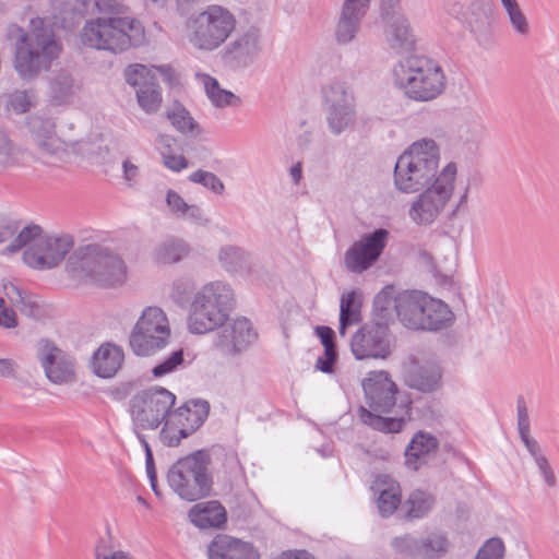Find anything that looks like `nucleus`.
I'll use <instances>...</instances> for the list:
<instances>
[{
  "mask_svg": "<svg viewBox=\"0 0 559 559\" xmlns=\"http://www.w3.org/2000/svg\"><path fill=\"white\" fill-rule=\"evenodd\" d=\"M381 20L384 39L391 50L402 53L415 48L416 36L408 19L401 11L381 14Z\"/></svg>",
  "mask_w": 559,
  "mask_h": 559,
  "instance_id": "nucleus-19",
  "label": "nucleus"
},
{
  "mask_svg": "<svg viewBox=\"0 0 559 559\" xmlns=\"http://www.w3.org/2000/svg\"><path fill=\"white\" fill-rule=\"evenodd\" d=\"M402 293L394 296L393 287H385L376 295L373 300V313L377 318L376 323L386 324L392 320L394 313L401 321Z\"/></svg>",
  "mask_w": 559,
  "mask_h": 559,
  "instance_id": "nucleus-33",
  "label": "nucleus"
},
{
  "mask_svg": "<svg viewBox=\"0 0 559 559\" xmlns=\"http://www.w3.org/2000/svg\"><path fill=\"white\" fill-rule=\"evenodd\" d=\"M235 28V15L218 4L207 5L190 15L186 22L188 43L201 51H213L221 47Z\"/></svg>",
  "mask_w": 559,
  "mask_h": 559,
  "instance_id": "nucleus-8",
  "label": "nucleus"
},
{
  "mask_svg": "<svg viewBox=\"0 0 559 559\" xmlns=\"http://www.w3.org/2000/svg\"><path fill=\"white\" fill-rule=\"evenodd\" d=\"M261 51L260 32L250 26L227 44L224 59L237 68H246L253 63Z\"/></svg>",
  "mask_w": 559,
  "mask_h": 559,
  "instance_id": "nucleus-20",
  "label": "nucleus"
},
{
  "mask_svg": "<svg viewBox=\"0 0 559 559\" xmlns=\"http://www.w3.org/2000/svg\"><path fill=\"white\" fill-rule=\"evenodd\" d=\"M81 88V82L67 69L52 72L48 80V95L53 105L72 103Z\"/></svg>",
  "mask_w": 559,
  "mask_h": 559,
  "instance_id": "nucleus-28",
  "label": "nucleus"
},
{
  "mask_svg": "<svg viewBox=\"0 0 559 559\" xmlns=\"http://www.w3.org/2000/svg\"><path fill=\"white\" fill-rule=\"evenodd\" d=\"M201 81L211 103L217 108L236 107L241 104L239 96L221 87L218 81L209 74H202Z\"/></svg>",
  "mask_w": 559,
  "mask_h": 559,
  "instance_id": "nucleus-35",
  "label": "nucleus"
},
{
  "mask_svg": "<svg viewBox=\"0 0 559 559\" xmlns=\"http://www.w3.org/2000/svg\"><path fill=\"white\" fill-rule=\"evenodd\" d=\"M189 518L200 528L219 527L226 522V511L218 501H207L193 506Z\"/></svg>",
  "mask_w": 559,
  "mask_h": 559,
  "instance_id": "nucleus-31",
  "label": "nucleus"
},
{
  "mask_svg": "<svg viewBox=\"0 0 559 559\" xmlns=\"http://www.w3.org/2000/svg\"><path fill=\"white\" fill-rule=\"evenodd\" d=\"M504 544L498 537L489 538L477 551L475 559H503Z\"/></svg>",
  "mask_w": 559,
  "mask_h": 559,
  "instance_id": "nucleus-51",
  "label": "nucleus"
},
{
  "mask_svg": "<svg viewBox=\"0 0 559 559\" xmlns=\"http://www.w3.org/2000/svg\"><path fill=\"white\" fill-rule=\"evenodd\" d=\"M442 373L439 365L431 360H413L405 372V383L423 393L436 391L441 382Z\"/></svg>",
  "mask_w": 559,
  "mask_h": 559,
  "instance_id": "nucleus-24",
  "label": "nucleus"
},
{
  "mask_svg": "<svg viewBox=\"0 0 559 559\" xmlns=\"http://www.w3.org/2000/svg\"><path fill=\"white\" fill-rule=\"evenodd\" d=\"M370 488L377 496V507L381 516L392 515L401 504L400 484L391 476L381 474L376 477Z\"/></svg>",
  "mask_w": 559,
  "mask_h": 559,
  "instance_id": "nucleus-29",
  "label": "nucleus"
},
{
  "mask_svg": "<svg viewBox=\"0 0 559 559\" xmlns=\"http://www.w3.org/2000/svg\"><path fill=\"white\" fill-rule=\"evenodd\" d=\"M215 346L226 355L238 354L255 340L257 334L246 318H238L228 324L221 325Z\"/></svg>",
  "mask_w": 559,
  "mask_h": 559,
  "instance_id": "nucleus-22",
  "label": "nucleus"
},
{
  "mask_svg": "<svg viewBox=\"0 0 559 559\" xmlns=\"http://www.w3.org/2000/svg\"><path fill=\"white\" fill-rule=\"evenodd\" d=\"M123 361L122 350L112 344L102 345L93 355V372L100 378H111L120 369Z\"/></svg>",
  "mask_w": 559,
  "mask_h": 559,
  "instance_id": "nucleus-30",
  "label": "nucleus"
},
{
  "mask_svg": "<svg viewBox=\"0 0 559 559\" xmlns=\"http://www.w3.org/2000/svg\"><path fill=\"white\" fill-rule=\"evenodd\" d=\"M194 287L195 285L192 278L179 277L173 283L171 297L178 301L187 300L192 294Z\"/></svg>",
  "mask_w": 559,
  "mask_h": 559,
  "instance_id": "nucleus-53",
  "label": "nucleus"
},
{
  "mask_svg": "<svg viewBox=\"0 0 559 559\" xmlns=\"http://www.w3.org/2000/svg\"><path fill=\"white\" fill-rule=\"evenodd\" d=\"M36 357L50 382L66 384L75 380L73 359L52 342L40 340L37 343Z\"/></svg>",
  "mask_w": 559,
  "mask_h": 559,
  "instance_id": "nucleus-18",
  "label": "nucleus"
},
{
  "mask_svg": "<svg viewBox=\"0 0 559 559\" xmlns=\"http://www.w3.org/2000/svg\"><path fill=\"white\" fill-rule=\"evenodd\" d=\"M67 266L75 277L88 278L102 286L120 285L126 280L123 261L107 247L91 243L76 248Z\"/></svg>",
  "mask_w": 559,
  "mask_h": 559,
  "instance_id": "nucleus-5",
  "label": "nucleus"
},
{
  "mask_svg": "<svg viewBox=\"0 0 559 559\" xmlns=\"http://www.w3.org/2000/svg\"><path fill=\"white\" fill-rule=\"evenodd\" d=\"M27 129L37 146V155L44 162L62 151V142L56 134V124L51 118L38 115L28 117Z\"/></svg>",
  "mask_w": 559,
  "mask_h": 559,
  "instance_id": "nucleus-21",
  "label": "nucleus"
},
{
  "mask_svg": "<svg viewBox=\"0 0 559 559\" xmlns=\"http://www.w3.org/2000/svg\"><path fill=\"white\" fill-rule=\"evenodd\" d=\"M439 146L432 139L414 142L395 163V188L404 193H415L431 186L439 175Z\"/></svg>",
  "mask_w": 559,
  "mask_h": 559,
  "instance_id": "nucleus-3",
  "label": "nucleus"
},
{
  "mask_svg": "<svg viewBox=\"0 0 559 559\" xmlns=\"http://www.w3.org/2000/svg\"><path fill=\"white\" fill-rule=\"evenodd\" d=\"M167 118L174 128L182 134L197 138L201 133L199 124L191 117L190 112L177 102L167 109Z\"/></svg>",
  "mask_w": 559,
  "mask_h": 559,
  "instance_id": "nucleus-38",
  "label": "nucleus"
},
{
  "mask_svg": "<svg viewBox=\"0 0 559 559\" xmlns=\"http://www.w3.org/2000/svg\"><path fill=\"white\" fill-rule=\"evenodd\" d=\"M456 171V165L449 163L412 203L408 216L414 223L429 225L438 217L453 194Z\"/></svg>",
  "mask_w": 559,
  "mask_h": 559,
  "instance_id": "nucleus-11",
  "label": "nucleus"
},
{
  "mask_svg": "<svg viewBox=\"0 0 559 559\" xmlns=\"http://www.w3.org/2000/svg\"><path fill=\"white\" fill-rule=\"evenodd\" d=\"M490 0H476L457 20L467 25L475 34H484L490 26Z\"/></svg>",
  "mask_w": 559,
  "mask_h": 559,
  "instance_id": "nucleus-32",
  "label": "nucleus"
},
{
  "mask_svg": "<svg viewBox=\"0 0 559 559\" xmlns=\"http://www.w3.org/2000/svg\"><path fill=\"white\" fill-rule=\"evenodd\" d=\"M170 329L164 311L158 307H147L136 321L129 344L138 356H151L168 344Z\"/></svg>",
  "mask_w": 559,
  "mask_h": 559,
  "instance_id": "nucleus-13",
  "label": "nucleus"
},
{
  "mask_svg": "<svg viewBox=\"0 0 559 559\" xmlns=\"http://www.w3.org/2000/svg\"><path fill=\"white\" fill-rule=\"evenodd\" d=\"M535 463H536V465H537V467L539 469V473L543 476L545 483L549 487H555L556 484H557V479H556L555 473H554L552 468L550 467L546 456L537 457Z\"/></svg>",
  "mask_w": 559,
  "mask_h": 559,
  "instance_id": "nucleus-58",
  "label": "nucleus"
},
{
  "mask_svg": "<svg viewBox=\"0 0 559 559\" xmlns=\"http://www.w3.org/2000/svg\"><path fill=\"white\" fill-rule=\"evenodd\" d=\"M176 396L165 388H155L134 395L130 401L133 430H155L164 424L175 405Z\"/></svg>",
  "mask_w": 559,
  "mask_h": 559,
  "instance_id": "nucleus-12",
  "label": "nucleus"
},
{
  "mask_svg": "<svg viewBox=\"0 0 559 559\" xmlns=\"http://www.w3.org/2000/svg\"><path fill=\"white\" fill-rule=\"evenodd\" d=\"M183 364V349L180 348L171 353L169 357L156 365L152 372L155 377H163L167 373L175 371Z\"/></svg>",
  "mask_w": 559,
  "mask_h": 559,
  "instance_id": "nucleus-52",
  "label": "nucleus"
},
{
  "mask_svg": "<svg viewBox=\"0 0 559 559\" xmlns=\"http://www.w3.org/2000/svg\"><path fill=\"white\" fill-rule=\"evenodd\" d=\"M360 321V304L356 301L354 290L344 294L340 305V335L345 337L349 325Z\"/></svg>",
  "mask_w": 559,
  "mask_h": 559,
  "instance_id": "nucleus-39",
  "label": "nucleus"
},
{
  "mask_svg": "<svg viewBox=\"0 0 559 559\" xmlns=\"http://www.w3.org/2000/svg\"><path fill=\"white\" fill-rule=\"evenodd\" d=\"M118 550H115L114 547V538L111 536L109 527H107L106 536L102 537L95 546V559H100L103 557H110V555H115Z\"/></svg>",
  "mask_w": 559,
  "mask_h": 559,
  "instance_id": "nucleus-55",
  "label": "nucleus"
},
{
  "mask_svg": "<svg viewBox=\"0 0 559 559\" xmlns=\"http://www.w3.org/2000/svg\"><path fill=\"white\" fill-rule=\"evenodd\" d=\"M189 180L201 185L215 194H223L225 191L224 182L214 174L207 170L198 169L189 175Z\"/></svg>",
  "mask_w": 559,
  "mask_h": 559,
  "instance_id": "nucleus-48",
  "label": "nucleus"
},
{
  "mask_svg": "<svg viewBox=\"0 0 559 559\" xmlns=\"http://www.w3.org/2000/svg\"><path fill=\"white\" fill-rule=\"evenodd\" d=\"M439 449V440L429 432L418 431L405 450V465L418 471L423 465L431 464Z\"/></svg>",
  "mask_w": 559,
  "mask_h": 559,
  "instance_id": "nucleus-25",
  "label": "nucleus"
},
{
  "mask_svg": "<svg viewBox=\"0 0 559 559\" xmlns=\"http://www.w3.org/2000/svg\"><path fill=\"white\" fill-rule=\"evenodd\" d=\"M0 325L10 329L16 326L15 312L8 309L4 305V300L0 297Z\"/></svg>",
  "mask_w": 559,
  "mask_h": 559,
  "instance_id": "nucleus-62",
  "label": "nucleus"
},
{
  "mask_svg": "<svg viewBox=\"0 0 559 559\" xmlns=\"http://www.w3.org/2000/svg\"><path fill=\"white\" fill-rule=\"evenodd\" d=\"M484 124L478 115H464L457 126V138L463 143H475L484 133Z\"/></svg>",
  "mask_w": 559,
  "mask_h": 559,
  "instance_id": "nucleus-42",
  "label": "nucleus"
},
{
  "mask_svg": "<svg viewBox=\"0 0 559 559\" xmlns=\"http://www.w3.org/2000/svg\"><path fill=\"white\" fill-rule=\"evenodd\" d=\"M159 438L165 445L177 447L179 445L181 439H183L185 437H181V435L178 431V427H176V424L171 423V419L168 418L164 423V427L159 432Z\"/></svg>",
  "mask_w": 559,
  "mask_h": 559,
  "instance_id": "nucleus-54",
  "label": "nucleus"
},
{
  "mask_svg": "<svg viewBox=\"0 0 559 559\" xmlns=\"http://www.w3.org/2000/svg\"><path fill=\"white\" fill-rule=\"evenodd\" d=\"M234 302V292L228 284L215 281L202 286L195 293L191 305L188 319L190 332L203 334L223 325Z\"/></svg>",
  "mask_w": 559,
  "mask_h": 559,
  "instance_id": "nucleus-7",
  "label": "nucleus"
},
{
  "mask_svg": "<svg viewBox=\"0 0 559 559\" xmlns=\"http://www.w3.org/2000/svg\"><path fill=\"white\" fill-rule=\"evenodd\" d=\"M392 75L395 86L404 96L419 103L435 100L447 87L443 69L426 56L411 55L399 60Z\"/></svg>",
  "mask_w": 559,
  "mask_h": 559,
  "instance_id": "nucleus-1",
  "label": "nucleus"
},
{
  "mask_svg": "<svg viewBox=\"0 0 559 559\" xmlns=\"http://www.w3.org/2000/svg\"><path fill=\"white\" fill-rule=\"evenodd\" d=\"M210 462L209 453L203 450L179 459L167 472L169 487L179 498L189 502L210 496L213 485L209 472Z\"/></svg>",
  "mask_w": 559,
  "mask_h": 559,
  "instance_id": "nucleus-9",
  "label": "nucleus"
},
{
  "mask_svg": "<svg viewBox=\"0 0 559 559\" xmlns=\"http://www.w3.org/2000/svg\"><path fill=\"white\" fill-rule=\"evenodd\" d=\"M388 236L386 229L379 228L354 242L344 255L346 269L354 273H362L371 267L380 258Z\"/></svg>",
  "mask_w": 559,
  "mask_h": 559,
  "instance_id": "nucleus-17",
  "label": "nucleus"
},
{
  "mask_svg": "<svg viewBox=\"0 0 559 559\" xmlns=\"http://www.w3.org/2000/svg\"><path fill=\"white\" fill-rule=\"evenodd\" d=\"M7 111L25 114L34 106L33 97L27 91L15 90L4 96Z\"/></svg>",
  "mask_w": 559,
  "mask_h": 559,
  "instance_id": "nucleus-47",
  "label": "nucleus"
},
{
  "mask_svg": "<svg viewBox=\"0 0 559 559\" xmlns=\"http://www.w3.org/2000/svg\"><path fill=\"white\" fill-rule=\"evenodd\" d=\"M248 253L239 247L225 246L219 250V262L227 271H236L248 262Z\"/></svg>",
  "mask_w": 559,
  "mask_h": 559,
  "instance_id": "nucleus-45",
  "label": "nucleus"
},
{
  "mask_svg": "<svg viewBox=\"0 0 559 559\" xmlns=\"http://www.w3.org/2000/svg\"><path fill=\"white\" fill-rule=\"evenodd\" d=\"M7 296L21 313L29 318H37L39 316V304L35 296L21 290L14 285L7 288Z\"/></svg>",
  "mask_w": 559,
  "mask_h": 559,
  "instance_id": "nucleus-41",
  "label": "nucleus"
},
{
  "mask_svg": "<svg viewBox=\"0 0 559 559\" xmlns=\"http://www.w3.org/2000/svg\"><path fill=\"white\" fill-rule=\"evenodd\" d=\"M188 254V245L183 240L176 238H168L162 241L154 250V259L160 264L177 263Z\"/></svg>",
  "mask_w": 559,
  "mask_h": 559,
  "instance_id": "nucleus-36",
  "label": "nucleus"
},
{
  "mask_svg": "<svg viewBox=\"0 0 559 559\" xmlns=\"http://www.w3.org/2000/svg\"><path fill=\"white\" fill-rule=\"evenodd\" d=\"M209 559H260L254 547L228 535H217L207 547Z\"/></svg>",
  "mask_w": 559,
  "mask_h": 559,
  "instance_id": "nucleus-27",
  "label": "nucleus"
},
{
  "mask_svg": "<svg viewBox=\"0 0 559 559\" xmlns=\"http://www.w3.org/2000/svg\"><path fill=\"white\" fill-rule=\"evenodd\" d=\"M370 0H345L335 26V39L346 45L356 38Z\"/></svg>",
  "mask_w": 559,
  "mask_h": 559,
  "instance_id": "nucleus-23",
  "label": "nucleus"
},
{
  "mask_svg": "<svg viewBox=\"0 0 559 559\" xmlns=\"http://www.w3.org/2000/svg\"><path fill=\"white\" fill-rule=\"evenodd\" d=\"M391 547L399 555L420 559V547H423L420 539L409 534L394 537L391 540Z\"/></svg>",
  "mask_w": 559,
  "mask_h": 559,
  "instance_id": "nucleus-46",
  "label": "nucleus"
},
{
  "mask_svg": "<svg viewBox=\"0 0 559 559\" xmlns=\"http://www.w3.org/2000/svg\"><path fill=\"white\" fill-rule=\"evenodd\" d=\"M209 412L210 404L207 401H189L174 412L170 411L169 418L178 427L181 437H189L204 423Z\"/></svg>",
  "mask_w": 559,
  "mask_h": 559,
  "instance_id": "nucleus-26",
  "label": "nucleus"
},
{
  "mask_svg": "<svg viewBox=\"0 0 559 559\" xmlns=\"http://www.w3.org/2000/svg\"><path fill=\"white\" fill-rule=\"evenodd\" d=\"M324 349H336L334 343V331L329 326H318L316 329Z\"/></svg>",
  "mask_w": 559,
  "mask_h": 559,
  "instance_id": "nucleus-63",
  "label": "nucleus"
},
{
  "mask_svg": "<svg viewBox=\"0 0 559 559\" xmlns=\"http://www.w3.org/2000/svg\"><path fill=\"white\" fill-rule=\"evenodd\" d=\"M420 559H437L448 550V539L441 534H431L426 539H420Z\"/></svg>",
  "mask_w": 559,
  "mask_h": 559,
  "instance_id": "nucleus-44",
  "label": "nucleus"
},
{
  "mask_svg": "<svg viewBox=\"0 0 559 559\" xmlns=\"http://www.w3.org/2000/svg\"><path fill=\"white\" fill-rule=\"evenodd\" d=\"M335 361L336 349H324V355L317 359L316 367L322 372L330 373L333 370Z\"/></svg>",
  "mask_w": 559,
  "mask_h": 559,
  "instance_id": "nucleus-59",
  "label": "nucleus"
},
{
  "mask_svg": "<svg viewBox=\"0 0 559 559\" xmlns=\"http://www.w3.org/2000/svg\"><path fill=\"white\" fill-rule=\"evenodd\" d=\"M124 78L128 84L138 88L152 83L156 79L151 74L150 70L143 64H132L124 70Z\"/></svg>",
  "mask_w": 559,
  "mask_h": 559,
  "instance_id": "nucleus-50",
  "label": "nucleus"
},
{
  "mask_svg": "<svg viewBox=\"0 0 559 559\" xmlns=\"http://www.w3.org/2000/svg\"><path fill=\"white\" fill-rule=\"evenodd\" d=\"M14 145L12 142H5L0 144V165L3 167L11 166L14 164Z\"/></svg>",
  "mask_w": 559,
  "mask_h": 559,
  "instance_id": "nucleus-64",
  "label": "nucleus"
},
{
  "mask_svg": "<svg viewBox=\"0 0 559 559\" xmlns=\"http://www.w3.org/2000/svg\"><path fill=\"white\" fill-rule=\"evenodd\" d=\"M433 504L435 497L430 492L416 489L409 493L405 501L406 516L408 519H420L432 509Z\"/></svg>",
  "mask_w": 559,
  "mask_h": 559,
  "instance_id": "nucleus-40",
  "label": "nucleus"
},
{
  "mask_svg": "<svg viewBox=\"0 0 559 559\" xmlns=\"http://www.w3.org/2000/svg\"><path fill=\"white\" fill-rule=\"evenodd\" d=\"M166 204L169 211L178 218L187 219L197 224L204 221L202 209L197 204H188L175 190L169 189L167 191Z\"/></svg>",
  "mask_w": 559,
  "mask_h": 559,
  "instance_id": "nucleus-34",
  "label": "nucleus"
},
{
  "mask_svg": "<svg viewBox=\"0 0 559 559\" xmlns=\"http://www.w3.org/2000/svg\"><path fill=\"white\" fill-rule=\"evenodd\" d=\"M518 430L519 435H524L530 432V417L526 407V403L522 396L518 399Z\"/></svg>",
  "mask_w": 559,
  "mask_h": 559,
  "instance_id": "nucleus-57",
  "label": "nucleus"
},
{
  "mask_svg": "<svg viewBox=\"0 0 559 559\" xmlns=\"http://www.w3.org/2000/svg\"><path fill=\"white\" fill-rule=\"evenodd\" d=\"M73 239L69 235L58 237L44 236L37 238L23 253L24 262L37 270L57 266L72 249Z\"/></svg>",
  "mask_w": 559,
  "mask_h": 559,
  "instance_id": "nucleus-15",
  "label": "nucleus"
},
{
  "mask_svg": "<svg viewBox=\"0 0 559 559\" xmlns=\"http://www.w3.org/2000/svg\"><path fill=\"white\" fill-rule=\"evenodd\" d=\"M120 0H93L92 12L97 10L99 13H119Z\"/></svg>",
  "mask_w": 559,
  "mask_h": 559,
  "instance_id": "nucleus-60",
  "label": "nucleus"
},
{
  "mask_svg": "<svg viewBox=\"0 0 559 559\" xmlns=\"http://www.w3.org/2000/svg\"><path fill=\"white\" fill-rule=\"evenodd\" d=\"M43 237V230L38 225H31L24 227L19 235L11 241L7 247V251L10 253L17 252L23 247H29L36 241L37 238Z\"/></svg>",
  "mask_w": 559,
  "mask_h": 559,
  "instance_id": "nucleus-49",
  "label": "nucleus"
},
{
  "mask_svg": "<svg viewBox=\"0 0 559 559\" xmlns=\"http://www.w3.org/2000/svg\"><path fill=\"white\" fill-rule=\"evenodd\" d=\"M136 99L139 106L146 114H155L162 104V92L157 81H153L136 90Z\"/></svg>",
  "mask_w": 559,
  "mask_h": 559,
  "instance_id": "nucleus-43",
  "label": "nucleus"
},
{
  "mask_svg": "<svg viewBox=\"0 0 559 559\" xmlns=\"http://www.w3.org/2000/svg\"><path fill=\"white\" fill-rule=\"evenodd\" d=\"M62 44L48 27L22 32L15 41L13 68L23 82H33L49 71L59 58Z\"/></svg>",
  "mask_w": 559,
  "mask_h": 559,
  "instance_id": "nucleus-2",
  "label": "nucleus"
},
{
  "mask_svg": "<svg viewBox=\"0 0 559 559\" xmlns=\"http://www.w3.org/2000/svg\"><path fill=\"white\" fill-rule=\"evenodd\" d=\"M322 92L329 129L334 135H340L355 122L354 93L345 82H332Z\"/></svg>",
  "mask_w": 559,
  "mask_h": 559,
  "instance_id": "nucleus-14",
  "label": "nucleus"
},
{
  "mask_svg": "<svg viewBox=\"0 0 559 559\" xmlns=\"http://www.w3.org/2000/svg\"><path fill=\"white\" fill-rule=\"evenodd\" d=\"M511 29L521 38L531 35V23L518 0H500Z\"/></svg>",
  "mask_w": 559,
  "mask_h": 559,
  "instance_id": "nucleus-37",
  "label": "nucleus"
},
{
  "mask_svg": "<svg viewBox=\"0 0 559 559\" xmlns=\"http://www.w3.org/2000/svg\"><path fill=\"white\" fill-rule=\"evenodd\" d=\"M163 164L173 171H180L188 167V160L182 155H175L173 152H160Z\"/></svg>",
  "mask_w": 559,
  "mask_h": 559,
  "instance_id": "nucleus-56",
  "label": "nucleus"
},
{
  "mask_svg": "<svg viewBox=\"0 0 559 559\" xmlns=\"http://www.w3.org/2000/svg\"><path fill=\"white\" fill-rule=\"evenodd\" d=\"M350 349L356 359L381 358L391 354L389 329L383 323L362 325L350 338Z\"/></svg>",
  "mask_w": 559,
  "mask_h": 559,
  "instance_id": "nucleus-16",
  "label": "nucleus"
},
{
  "mask_svg": "<svg viewBox=\"0 0 559 559\" xmlns=\"http://www.w3.org/2000/svg\"><path fill=\"white\" fill-rule=\"evenodd\" d=\"M476 0H447L445 8L448 12L457 19L461 14L465 12L466 9L472 5Z\"/></svg>",
  "mask_w": 559,
  "mask_h": 559,
  "instance_id": "nucleus-61",
  "label": "nucleus"
},
{
  "mask_svg": "<svg viewBox=\"0 0 559 559\" xmlns=\"http://www.w3.org/2000/svg\"><path fill=\"white\" fill-rule=\"evenodd\" d=\"M401 323L412 330L441 331L454 322V313L441 299L419 290L403 292Z\"/></svg>",
  "mask_w": 559,
  "mask_h": 559,
  "instance_id": "nucleus-10",
  "label": "nucleus"
},
{
  "mask_svg": "<svg viewBox=\"0 0 559 559\" xmlns=\"http://www.w3.org/2000/svg\"><path fill=\"white\" fill-rule=\"evenodd\" d=\"M366 404L368 408L360 407L361 421L381 432H400L404 419L399 417H383L380 414L390 413L396 404L397 386L386 371H370L362 380Z\"/></svg>",
  "mask_w": 559,
  "mask_h": 559,
  "instance_id": "nucleus-4",
  "label": "nucleus"
},
{
  "mask_svg": "<svg viewBox=\"0 0 559 559\" xmlns=\"http://www.w3.org/2000/svg\"><path fill=\"white\" fill-rule=\"evenodd\" d=\"M143 37L141 23L130 17H97L87 21L80 34L83 45L114 53L140 45Z\"/></svg>",
  "mask_w": 559,
  "mask_h": 559,
  "instance_id": "nucleus-6",
  "label": "nucleus"
}]
</instances>
